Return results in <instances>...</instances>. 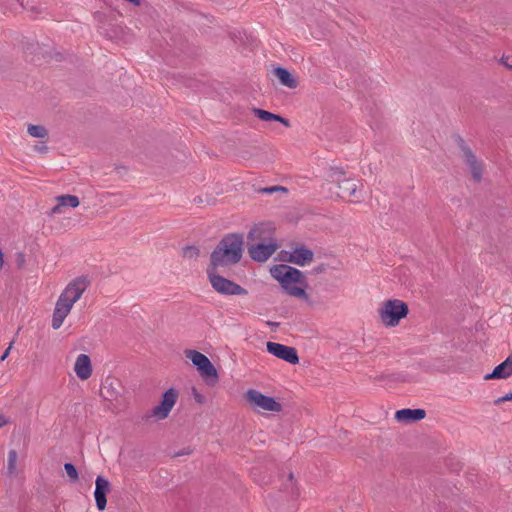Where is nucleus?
<instances>
[{"mask_svg":"<svg viewBox=\"0 0 512 512\" xmlns=\"http://www.w3.org/2000/svg\"><path fill=\"white\" fill-rule=\"evenodd\" d=\"M244 252V236L241 233L225 234L210 254V271L238 264Z\"/></svg>","mask_w":512,"mask_h":512,"instance_id":"obj_1","label":"nucleus"},{"mask_svg":"<svg viewBox=\"0 0 512 512\" xmlns=\"http://www.w3.org/2000/svg\"><path fill=\"white\" fill-rule=\"evenodd\" d=\"M408 313L407 303L399 299H389L379 309V318L386 327H395Z\"/></svg>","mask_w":512,"mask_h":512,"instance_id":"obj_2","label":"nucleus"},{"mask_svg":"<svg viewBox=\"0 0 512 512\" xmlns=\"http://www.w3.org/2000/svg\"><path fill=\"white\" fill-rule=\"evenodd\" d=\"M271 276L276 279L283 289L291 286L292 283L306 286V278L302 271L286 264L274 265L270 269Z\"/></svg>","mask_w":512,"mask_h":512,"instance_id":"obj_3","label":"nucleus"},{"mask_svg":"<svg viewBox=\"0 0 512 512\" xmlns=\"http://www.w3.org/2000/svg\"><path fill=\"white\" fill-rule=\"evenodd\" d=\"M213 289L223 295H246L248 292L239 284L218 274L217 270H206Z\"/></svg>","mask_w":512,"mask_h":512,"instance_id":"obj_4","label":"nucleus"},{"mask_svg":"<svg viewBox=\"0 0 512 512\" xmlns=\"http://www.w3.org/2000/svg\"><path fill=\"white\" fill-rule=\"evenodd\" d=\"M184 354L192 361L202 377L213 378V383L218 380L217 370L206 355L192 349L185 350Z\"/></svg>","mask_w":512,"mask_h":512,"instance_id":"obj_5","label":"nucleus"},{"mask_svg":"<svg viewBox=\"0 0 512 512\" xmlns=\"http://www.w3.org/2000/svg\"><path fill=\"white\" fill-rule=\"evenodd\" d=\"M454 141L457 144L458 148L461 150L463 157L465 159V163L470 167L471 174L473 179L476 182H480L482 178V165L478 162L476 155L470 149V147L466 144L465 140L460 135L454 136Z\"/></svg>","mask_w":512,"mask_h":512,"instance_id":"obj_6","label":"nucleus"},{"mask_svg":"<svg viewBox=\"0 0 512 512\" xmlns=\"http://www.w3.org/2000/svg\"><path fill=\"white\" fill-rule=\"evenodd\" d=\"M245 398L250 404L266 411L280 412L282 410V405L275 398L266 396L254 389L248 390Z\"/></svg>","mask_w":512,"mask_h":512,"instance_id":"obj_7","label":"nucleus"},{"mask_svg":"<svg viewBox=\"0 0 512 512\" xmlns=\"http://www.w3.org/2000/svg\"><path fill=\"white\" fill-rule=\"evenodd\" d=\"M90 281L85 276L77 277L70 282L59 297L66 300L72 306L76 303L89 286Z\"/></svg>","mask_w":512,"mask_h":512,"instance_id":"obj_8","label":"nucleus"},{"mask_svg":"<svg viewBox=\"0 0 512 512\" xmlns=\"http://www.w3.org/2000/svg\"><path fill=\"white\" fill-rule=\"evenodd\" d=\"M177 398L178 391L174 388H169L163 393L160 404L152 409V416L159 420L166 419L173 409Z\"/></svg>","mask_w":512,"mask_h":512,"instance_id":"obj_9","label":"nucleus"},{"mask_svg":"<svg viewBox=\"0 0 512 512\" xmlns=\"http://www.w3.org/2000/svg\"><path fill=\"white\" fill-rule=\"evenodd\" d=\"M247 245L250 258L256 262L267 261L278 248L276 241L265 243H247Z\"/></svg>","mask_w":512,"mask_h":512,"instance_id":"obj_10","label":"nucleus"},{"mask_svg":"<svg viewBox=\"0 0 512 512\" xmlns=\"http://www.w3.org/2000/svg\"><path fill=\"white\" fill-rule=\"evenodd\" d=\"M268 353L273 356L286 361L290 364H298L299 357L296 348L286 346L284 344L268 341L266 343Z\"/></svg>","mask_w":512,"mask_h":512,"instance_id":"obj_11","label":"nucleus"},{"mask_svg":"<svg viewBox=\"0 0 512 512\" xmlns=\"http://www.w3.org/2000/svg\"><path fill=\"white\" fill-rule=\"evenodd\" d=\"M274 228L270 224L259 223L254 225L247 234L248 243H265L275 241Z\"/></svg>","mask_w":512,"mask_h":512,"instance_id":"obj_12","label":"nucleus"},{"mask_svg":"<svg viewBox=\"0 0 512 512\" xmlns=\"http://www.w3.org/2000/svg\"><path fill=\"white\" fill-rule=\"evenodd\" d=\"M111 490L110 482L103 476H97L95 480L94 498L98 510L103 511L107 505V494Z\"/></svg>","mask_w":512,"mask_h":512,"instance_id":"obj_13","label":"nucleus"},{"mask_svg":"<svg viewBox=\"0 0 512 512\" xmlns=\"http://www.w3.org/2000/svg\"><path fill=\"white\" fill-rule=\"evenodd\" d=\"M314 252L305 246L296 247L285 260L298 266H305L313 261Z\"/></svg>","mask_w":512,"mask_h":512,"instance_id":"obj_14","label":"nucleus"},{"mask_svg":"<svg viewBox=\"0 0 512 512\" xmlns=\"http://www.w3.org/2000/svg\"><path fill=\"white\" fill-rule=\"evenodd\" d=\"M72 305L61 297L58 298L52 316V328L59 329L63 324L64 319L72 309Z\"/></svg>","mask_w":512,"mask_h":512,"instance_id":"obj_15","label":"nucleus"},{"mask_svg":"<svg viewBox=\"0 0 512 512\" xmlns=\"http://www.w3.org/2000/svg\"><path fill=\"white\" fill-rule=\"evenodd\" d=\"M512 375V353L499 365H497L491 373L484 376L485 380L507 379Z\"/></svg>","mask_w":512,"mask_h":512,"instance_id":"obj_16","label":"nucleus"},{"mask_svg":"<svg viewBox=\"0 0 512 512\" xmlns=\"http://www.w3.org/2000/svg\"><path fill=\"white\" fill-rule=\"evenodd\" d=\"M55 199L57 201V204L51 208L49 212V215L51 216L56 214H62L63 209L66 207L76 208L80 204L79 198L75 195L64 194L57 196Z\"/></svg>","mask_w":512,"mask_h":512,"instance_id":"obj_17","label":"nucleus"},{"mask_svg":"<svg viewBox=\"0 0 512 512\" xmlns=\"http://www.w3.org/2000/svg\"><path fill=\"white\" fill-rule=\"evenodd\" d=\"M426 416V411L421 408L417 409H401L396 411L395 419L399 422L405 423H413L424 419Z\"/></svg>","mask_w":512,"mask_h":512,"instance_id":"obj_18","label":"nucleus"},{"mask_svg":"<svg viewBox=\"0 0 512 512\" xmlns=\"http://www.w3.org/2000/svg\"><path fill=\"white\" fill-rule=\"evenodd\" d=\"M74 371L81 380L88 379L92 374V365L90 357L86 354H80L76 358Z\"/></svg>","mask_w":512,"mask_h":512,"instance_id":"obj_19","label":"nucleus"},{"mask_svg":"<svg viewBox=\"0 0 512 512\" xmlns=\"http://www.w3.org/2000/svg\"><path fill=\"white\" fill-rule=\"evenodd\" d=\"M274 75L278 78L279 82L287 88L295 89L299 84L296 77L286 68L276 67L274 69Z\"/></svg>","mask_w":512,"mask_h":512,"instance_id":"obj_20","label":"nucleus"},{"mask_svg":"<svg viewBox=\"0 0 512 512\" xmlns=\"http://www.w3.org/2000/svg\"><path fill=\"white\" fill-rule=\"evenodd\" d=\"M339 191L337 192L338 197H354L359 198L357 196V184L352 179H343L338 180L337 185Z\"/></svg>","mask_w":512,"mask_h":512,"instance_id":"obj_21","label":"nucleus"},{"mask_svg":"<svg viewBox=\"0 0 512 512\" xmlns=\"http://www.w3.org/2000/svg\"><path fill=\"white\" fill-rule=\"evenodd\" d=\"M252 111H253L254 115L262 121H265V122L276 121V122H280L285 127H290V121L287 118H284L279 114H274L272 112H269L267 110H263L260 108H253Z\"/></svg>","mask_w":512,"mask_h":512,"instance_id":"obj_22","label":"nucleus"},{"mask_svg":"<svg viewBox=\"0 0 512 512\" xmlns=\"http://www.w3.org/2000/svg\"><path fill=\"white\" fill-rule=\"evenodd\" d=\"M27 132L34 138H45L48 136V130L42 125H28Z\"/></svg>","mask_w":512,"mask_h":512,"instance_id":"obj_23","label":"nucleus"},{"mask_svg":"<svg viewBox=\"0 0 512 512\" xmlns=\"http://www.w3.org/2000/svg\"><path fill=\"white\" fill-rule=\"evenodd\" d=\"M284 290L290 296L301 298L305 301L308 300V295L303 287L289 286V287L285 288Z\"/></svg>","mask_w":512,"mask_h":512,"instance_id":"obj_24","label":"nucleus"},{"mask_svg":"<svg viewBox=\"0 0 512 512\" xmlns=\"http://www.w3.org/2000/svg\"><path fill=\"white\" fill-rule=\"evenodd\" d=\"M18 454L16 450H10L8 453L7 471L9 475H12L16 471V462Z\"/></svg>","mask_w":512,"mask_h":512,"instance_id":"obj_25","label":"nucleus"},{"mask_svg":"<svg viewBox=\"0 0 512 512\" xmlns=\"http://www.w3.org/2000/svg\"><path fill=\"white\" fill-rule=\"evenodd\" d=\"M182 255L184 258L197 259L200 255V249L194 245H189L183 248Z\"/></svg>","mask_w":512,"mask_h":512,"instance_id":"obj_26","label":"nucleus"},{"mask_svg":"<svg viewBox=\"0 0 512 512\" xmlns=\"http://www.w3.org/2000/svg\"><path fill=\"white\" fill-rule=\"evenodd\" d=\"M65 472L67 473L71 482H76L79 479V473L76 466L70 462L64 464Z\"/></svg>","mask_w":512,"mask_h":512,"instance_id":"obj_27","label":"nucleus"},{"mask_svg":"<svg viewBox=\"0 0 512 512\" xmlns=\"http://www.w3.org/2000/svg\"><path fill=\"white\" fill-rule=\"evenodd\" d=\"M285 490L291 495L298 494L293 473H289L288 475L287 483H285Z\"/></svg>","mask_w":512,"mask_h":512,"instance_id":"obj_28","label":"nucleus"},{"mask_svg":"<svg viewBox=\"0 0 512 512\" xmlns=\"http://www.w3.org/2000/svg\"><path fill=\"white\" fill-rule=\"evenodd\" d=\"M101 396L108 401H113L117 397V392L110 389V387L103 386L100 391Z\"/></svg>","mask_w":512,"mask_h":512,"instance_id":"obj_29","label":"nucleus"},{"mask_svg":"<svg viewBox=\"0 0 512 512\" xmlns=\"http://www.w3.org/2000/svg\"><path fill=\"white\" fill-rule=\"evenodd\" d=\"M277 191H282V192H287V189L283 186H278V185H275V186H270V187H265V188H261L258 190L259 193H262V194H271V193H274V192H277Z\"/></svg>","mask_w":512,"mask_h":512,"instance_id":"obj_30","label":"nucleus"},{"mask_svg":"<svg viewBox=\"0 0 512 512\" xmlns=\"http://www.w3.org/2000/svg\"><path fill=\"white\" fill-rule=\"evenodd\" d=\"M328 268H329L328 264L321 263L318 266L313 267L309 273L312 275H318L321 273H325Z\"/></svg>","mask_w":512,"mask_h":512,"instance_id":"obj_31","label":"nucleus"},{"mask_svg":"<svg viewBox=\"0 0 512 512\" xmlns=\"http://www.w3.org/2000/svg\"><path fill=\"white\" fill-rule=\"evenodd\" d=\"M192 395L194 397V400L197 403H199V404L205 403V401H206L205 397L201 393H199L195 387L192 388Z\"/></svg>","mask_w":512,"mask_h":512,"instance_id":"obj_32","label":"nucleus"},{"mask_svg":"<svg viewBox=\"0 0 512 512\" xmlns=\"http://www.w3.org/2000/svg\"><path fill=\"white\" fill-rule=\"evenodd\" d=\"M16 265L22 268L25 265V255L22 252L16 253Z\"/></svg>","mask_w":512,"mask_h":512,"instance_id":"obj_33","label":"nucleus"},{"mask_svg":"<svg viewBox=\"0 0 512 512\" xmlns=\"http://www.w3.org/2000/svg\"><path fill=\"white\" fill-rule=\"evenodd\" d=\"M506 401H512V392L502 396V397H499L497 398L495 401H494V404L495 405H500L501 403L503 402H506Z\"/></svg>","mask_w":512,"mask_h":512,"instance_id":"obj_34","label":"nucleus"},{"mask_svg":"<svg viewBox=\"0 0 512 512\" xmlns=\"http://www.w3.org/2000/svg\"><path fill=\"white\" fill-rule=\"evenodd\" d=\"M501 63L509 70H512V56H502Z\"/></svg>","mask_w":512,"mask_h":512,"instance_id":"obj_35","label":"nucleus"},{"mask_svg":"<svg viewBox=\"0 0 512 512\" xmlns=\"http://www.w3.org/2000/svg\"><path fill=\"white\" fill-rule=\"evenodd\" d=\"M34 150L39 153L45 154L48 151V147L44 142H42V143L35 145Z\"/></svg>","mask_w":512,"mask_h":512,"instance_id":"obj_36","label":"nucleus"},{"mask_svg":"<svg viewBox=\"0 0 512 512\" xmlns=\"http://www.w3.org/2000/svg\"><path fill=\"white\" fill-rule=\"evenodd\" d=\"M17 2L26 10H34V6L30 4V0H17Z\"/></svg>","mask_w":512,"mask_h":512,"instance_id":"obj_37","label":"nucleus"},{"mask_svg":"<svg viewBox=\"0 0 512 512\" xmlns=\"http://www.w3.org/2000/svg\"><path fill=\"white\" fill-rule=\"evenodd\" d=\"M331 172H332L330 175L331 178H334L335 176H338V175H344V171H342L339 168H332Z\"/></svg>","mask_w":512,"mask_h":512,"instance_id":"obj_38","label":"nucleus"},{"mask_svg":"<svg viewBox=\"0 0 512 512\" xmlns=\"http://www.w3.org/2000/svg\"><path fill=\"white\" fill-rule=\"evenodd\" d=\"M11 347H12V343L9 345V347L3 352L2 356L0 357V361H4L9 353H10V350H11Z\"/></svg>","mask_w":512,"mask_h":512,"instance_id":"obj_39","label":"nucleus"},{"mask_svg":"<svg viewBox=\"0 0 512 512\" xmlns=\"http://www.w3.org/2000/svg\"><path fill=\"white\" fill-rule=\"evenodd\" d=\"M190 453H191V451H190V450H186V449H184V450H182V451L176 452V453L173 455V457H179V456H182V455H188V454H190Z\"/></svg>","mask_w":512,"mask_h":512,"instance_id":"obj_40","label":"nucleus"},{"mask_svg":"<svg viewBox=\"0 0 512 512\" xmlns=\"http://www.w3.org/2000/svg\"><path fill=\"white\" fill-rule=\"evenodd\" d=\"M7 424V420L3 415H0V427H3Z\"/></svg>","mask_w":512,"mask_h":512,"instance_id":"obj_41","label":"nucleus"},{"mask_svg":"<svg viewBox=\"0 0 512 512\" xmlns=\"http://www.w3.org/2000/svg\"><path fill=\"white\" fill-rule=\"evenodd\" d=\"M3 264H4V254L0 250V269L3 267Z\"/></svg>","mask_w":512,"mask_h":512,"instance_id":"obj_42","label":"nucleus"},{"mask_svg":"<svg viewBox=\"0 0 512 512\" xmlns=\"http://www.w3.org/2000/svg\"><path fill=\"white\" fill-rule=\"evenodd\" d=\"M267 324L269 326H271V327H274V328H276V327H278L280 325L278 322H272V321L267 322Z\"/></svg>","mask_w":512,"mask_h":512,"instance_id":"obj_43","label":"nucleus"}]
</instances>
